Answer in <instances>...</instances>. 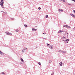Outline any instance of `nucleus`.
Returning <instances> with one entry per match:
<instances>
[{
    "mask_svg": "<svg viewBox=\"0 0 75 75\" xmlns=\"http://www.w3.org/2000/svg\"><path fill=\"white\" fill-rule=\"evenodd\" d=\"M48 15H46V16L45 18H48Z\"/></svg>",
    "mask_w": 75,
    "mask_h": 75,
    "instance_id": "2eb2a0df",
    "label": "nucleus"
},
{
    "mask_svg": "<svg viewBox=\"0 0 75 75\" xmlns=\"http://www.w3.org/2000/svg\"><path fill=\"white\" fill-rule=\"evenodd\" d=\"M64 38H65V37H62V39H64Z\"/></svg>",
    "mask_w": 75,
    "mask_h": 75,
    "instance_id": "f3484780",
    "label": "nucleus"
},
{
    "mask_svg": "<svg viewBox=\"0 0 75 75\" xmlns=\"http://www.w3.org/2000/svg\"><path fill=\"white\" fill-rule=\"evenodd\" d=\"M73 17L75 18V15H73Z\"/></svg>",
    "mask_w": 75,
    "mask_h": 75,
    "instance_id": "393cba45",
    "label": "nucleus"
},
{
    "mask_svg": "<svg viewBox=\"0 0 75 75\" xmlns=\"http://www.w3.org/2000/svg\"><path fill=\"white\" fill-rule=\"evenodd\" d=\"M61 52H63V53H64V54H65V53H66V52L64 51H62Z\"/></svg>",
    "mask_w": 75,
    "mask_h": 75,
    "instance_id": "423d86ee",
    "label": "nucleus"
},
{
    "mask_svg": "<svg viewBox=\"0 0 75 75\" xmlns=\"http://www.w3.org/2000/svg\"><path fill=\"white\" fill-rule=\"evenodd\" d=\"M24 26L25 27H27V25H25Z\"/></svg>",
    "mask_w": 75,
    "mask_h": 75,
    "instance_id": "dca6fc26",
    "label": "nucleus"
},
{
    "mask_svg": "<svg viewBox=\"0 0 75 75\" xmlns=\"http://www.w3.org/2000/svg\"><path fill=\"white\" fill-rule=\"evenodd\" d=\"M49 62H50H50H51V60H49Z\"/></svg>",
    "mask_w": 75,
    "mask_h": 75,
    "instance_id": "412c9836",
    "label": "nucleus"
},
{
    "mask_svg": "<svg viewBox=\"0 0 75 75\" xmlns=\"http://www.w3.org/2000/svg\"><path fill=\"white\" fill-rule=\"evenodd\" d=\"M0 54H1V55H3V54H4V53H2L1 51H0Z\"/></svg>",
    "mask_w": 75,
    "mask_h": 75,
    "instance_id": "1a4fd4ad",
    "label": "nucleus"
},
{
    "mask_svg": "<svg viewBox=\"0 0 75 75\" xmlns=\"http://www.w3.org/2000/svg\"><path fill=\"white\" fill-rule=\"evenodd\" d=\"M43 34H44H44H45V33H43Z\"/></svg>",
    "mask_w": 75,
    "mask_h": 75,
    "instance_id": "c85d7f7f",
    "label": "nucleus"
},
{
    "mask_svg": "<svg viewBox=\"0 0 75 75\" xmlns=\"http://www.w3.org/2000/svg\"><path fill=\"white\" fill-rule=\"evenodd\" d=\"M74 13H75V10L73 11Z\"/></svg>",
    "mask_w": 75,
    "mask_h": 75,
    "instance_id": "cd10ccee",
    "label": "nucleus"
},
{
    "mask_svg": "<svg viewBox=\"0 0 75 75\" xmlns=\"http://www.w3.org/2000/svg\"><path fill=\"white\" fill-rule=\"evenodd\" d=\"M62 31L61 30H59V33H62Z\"/></svg>",
    "mask_w": 75,
    "mask_h": 75,
    "instance_id": "6e6552de",
    "label": "nucleus"
},
{
    "mask_svg": "<svg viewBox=\"0 0 75 75\" xmlns=\"http://www.w3.org/2000/svg\"><path fill=\"white\" fill-rule=\"evenodd\" d=\"M21 61H22V62H24V60L22 59V58L21 59Z\"/></svg>",
    "mask_w": 75,
    "mask_h": 75,
    "instance_id": "9d476101",
    "label": "nucleus"
},
{
    "mask_svg": "<svg viewBox=\"0 0 75 75\" xmlns=\"http://www.w3.org/2000/svg\"><path fill=\"white\" fill-rule=\"evenodd\" d=\"M38 9L39 10H41V8L39 7V8H38Z\"/></svg>",
    "mask_w": 75,
    "mask_h": 75,
    "instance_id": "aec40b11",
    "label": "nucleus"
},
{
    "mask_svg": "<svg viewBox=\"0 0 75 75\" xmlns=\"http://www.w3.org/2000/svg\"><path fill=\"white\" fill-rule=\"evenodd\" d=\"M63 27H66L67 28H70V26H68L67 25H65Z\"/></svg>",
    "mask_w": 75,
    "mask_h": 75,
    "instance_id": "7ed1b4c3",
    "label": "nucleus"
},
{
    "mask_svg": "<svg viewBox=\"0 0 75 75\" xmlns=\"http://www.w3.org/2000/svg\"><path fill=\"white\" fill-rule=\"evenodd\" d=\"M72 1H73L74 2H75V0H71Z\"/></svg>",
    "mask_w": 75,
    "mask_h": 75,
    "instance_id": "b1692460",
    "label": "nucleus"
},
{
    "mask_svg": "<svg viewBox=\"0 0 75 75\" xmlns=\"http://www.w3.org/2000/svg\"><path fill=\"white\" fill-rule=\"evenodd\" d=\"M27 48H24V50H27Z\"/></svg>",
    "mask_w": 75,
    "mask_h": 75,
    "instance_id": "6ab92c4d",
    "label": "nucleus"
},
{
    "mask_svg": "<svg viewBox=\"0 0 75 75\" xmlns=\"http://www.w3.org/2000/svg\"><path fill=\"white\" fill-rule=\"evenodd\" d=\"M38 64H39V65H41V63L40 62H39Z\"/></svg>",
    "mask_w": 75,
    "mask_h": 75,
    "instance_id": "4468645a",
    "label": "nucleus"
},
{
    "mask_svg": "<svg viewBox=\"0 0 75 75\" xmlns=\"http://www.w3.org/2000/svg\"><path fill=\"white\" fill-rule=\"evenodd\" d=\"M61 1H63V0H60Z\"/></svg>",
    "mask_w": 75,
    "mask_h": 75,
    "instance_id": "2f4dec72",
    "label": "nucleus"
},
{
    "mask_svg": "<svg viewBox=\"0 0 75 75\" xmlns=\"http://www.w3.org/2000/svg\"><path fill=\"white\" fill-rule=\"evenodd\" d=\"M9 35H12V33H9Z\"/></svg>",
    "mask_w": 75,
    "mask_h": 75,
    "instance_id": "a211bd4d",
    "label": "nucleus"
},
{
    "mask_svg": "<svg viewBox=\"0 0 75 75\" xmlns=\"http://www.w3.org/2000/svg\"><path fill=\"white\" fill-rule=\"evenodd\" d=\"M6 34L8 35H9V34H10V33H9V32H6Z\"/></svg>",
    "mask_w": 75,
    "mask_h": 75,
    "instance_id": "20e7f679",
    "label": "nucleus"
},
{
    "mask_svg": "<svg viewBox=\"0 0 75 75\" xmlns=\"http://www.w3.org/2000/svg\"><path fill=\"white\" fill-rule=\"evenodd\" d=\"M67 34H68V33H67Z\"/></svg>",
    "mask_w": 75,
    "mask_h": 75,
    "instance_id": "473e14b6",
    "label": "nucleus"
},
{
    "mask_svg": "<svg viewBox=\"0 0 75 75\" xmlns=\"http://www.w3.org/2000/svg\"><path fill=\"white\" fill-rule=\"evenodd\" d=\"M62 62H60V63H59L60 66V67H61V66H62Z\"/></svg>",
    "mask_w": 75,
    "mask_h": 75,
    "instance_id": "0eeeda50",
    "label": "nucleus"
},
{
    "mask_svg": "<svg viewBox=\"0 0 75 75\" xmlns=\"http://www.w3.org/2000/svg\"><path fill=\"white\" fill-rule=\"evenodd\" d=\"M32 30H33V31H36V30H37V29H36L34 28H33Z\"/></svg>",
    "mask_w": 75,
    "mask_h": 75,
    "instance_id": "39448f33",
    "label": "nucleus"
},
{
    "mask_svg": "<svg viewBox=\"0 0 75 75\" xmlns=\"http://www.w3.org/2000/svg\"><path fill=\"white\" fill-rule=\"evenodd\" d=\"M69 41V39H68L66 40V41H67V42H68V41Z\"/></svg>",
    "mask_w": 75,
    "mask_h": 75,
    "instance_id": "f8f14e48",
    "label": "nucleus"
},
{
    "mask_svg": "<svg viewBox=\"0 0 75 75\" xmlns=\"http://www.w3.org/2000/svg\"><path fill=\"white\" fill-rule=\"evenodd\" d=\"M15 31H16V32H18V31H19V30H15Z\"/></svg>",
    "mask_w": 75,
    "mask_h": 75,
    "instance_id": "ddd939ff",
    "label": "nucleus"
},
{
    "mask_svg": "<svg viewBox=\"0 0 75 75\" xmlns=\"http://www.w3.org/2000/svg\"><path fill=\"white\" fill-rule=\"evenodd\" d=\"M67 37H68V35H67Z\"/></svg>",
    "mask_w": 75,
    "mask_h": 75,
    "instance_id": "72a5a7b5",
    "label": "nucleus"
},
{
    "mask_svg": "<svg viewBox=\"0 0 75 75\" xmlns=\"http://www.w3.org/2000/svg\"><path fill=\"white\" fill-rule=\"evenodd\" d=\"M53 75V74H51V75Z\"/></svg>",
    "mask_w": 75,
    "mask_h": 75,
    "instance_id": "7c9ffc66",
    "label": "nucleus"
},
{
    "mask_svg": "<svg viewBox=\"0 0 75 75\" xmlns=\"http://www.w3.org/2000/svg\"><path fill=\"white\" fill-rule=\"evenodd\" d=\"M63 1H64V2H65V0H63Z\"/></svg>",
    "mask_w": 75,
    "mask_h": 75,
    "instance_id": "a878e982",
    "label": "nucleus"
},
{
    "mask_svg": "<svg viewBox=\"0 0 75 75\" xmlns=\"http://www.w3.org/2000/svg\"><path fill=\"white\" fill-rule=\"evenodd\" d=\"M71 16H72V17H73V16H74V15H73V14H71Z\"/></svg>",
    "mask_w": 75,
    "mask_h": 75,
    "instance_id": "4be33fe9",
    "label": "nucleus"
},
{
    "mask_svg": "<svg viewBox=\"0 0 75 75\" xmlns=\"http://www.w3.org/2000/svg\"><path fill=\"white\" fill-rule=\"evenodd\" d=\"M0 5L2 8H4V7L3 6V4H4V2L3 0H1V2H0Z\"/></svg>",
    "mask_w": 75,
    "mask_h": 75,
    "instance_id": "f257e3e1",
    "label": "nucleus"
},
{
    "mask_svg": "<svg viewBox=\"0 0 75 75\" xmlns=\"http://www.w3.org/2000/svg\"><path fill=\"white\" fill-rule=\"evenodd\" d=\"M47 45L49 47V48H51V49H53V47L52 45H50L49 44L47 43Z\"/></svg>",
    "mask_w": 75,
    "mask_h": 75,
    "instance_id": "f03ea898",
    "label": "nucleus"
},
{
    "mask_svg": "<svg viewBox=\"0 0 75 75\" xmlns=\"http://www.w3.org/2000/svg\"><path fill=\"white\" fill-rule=\"evenodd\" d=\"M1 74H4V75L5 73L4 72H2V73Z\"/></svg>",
    "mask_w": 75,
    "mask_h": 75,
    "instance_id": "5701e85b",
    "label": "nucleus"
},
{
    "mask_svg": "<svg viewBox=\"0 0 75 75\" xmlns=\"http://www.w3.org/2000/svg\"><path fill=\"white\" fill-rule=\"evenodd\" d=\"M63 41H65V42L67 41L66 40H63Z\"/></svg>",
    "mask_w": 75,
    "mask_h": 75,
    "instance_id": "bb28decb",
    "label": "nucleus"
},
{
    "mask_svg": "<svg viewBox=\"0 0 75 75\" xmlns=\"http://www.w3.org/2000/svg\"><path fill=\"white\" fill-rule=\"evenodd\" d=\"M59 11H63L64 10L62 9H59Z\"/></svg>",
    "mask_w": 75,
    "mask_h": 75,
    "instance_id": "9b49d317",
    "label": "nucleus"
},
{
    "mask_svg": "<svg viewBox=\"0 0 75 75\" xmlns=\"http://www.w3.org/2000/svg\"><path fill=\"white\" fill-rule=\"evenodd\" d=\"M70 5V6H71V5Z\"/></svg>",
    "mask_w": 75,
    "mask_h": 75,
    "instance_id": "f704fd0d",
    "label": "nucleus"
},
{
    "mask_svg": "<svg viewBox=\"0 0 75 75\" xmlns=\"http://www.w3.org/2000/svg\"><path fill=\"white\" fill-rule=\"evenodd\" d=\"M22 52H24V51H23V50H22Z\"/></svg>",
    "mask_w": 75,
    "mask_h": 75,
    "instance_id": "c756f323",
    "label": "nucleus"
}]
</instances>
